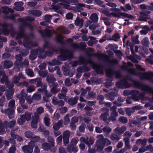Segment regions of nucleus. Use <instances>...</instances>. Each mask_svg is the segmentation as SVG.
Listing matches in <instances>:
<instances>
[{"label":"nucleus","mask_w":153,"mask_h":153,"mask_svg":"<svg viewBox=\"0 0 153 153\" xmlns=\"http://www.w3.org/2000/svg\"><path fill=\"white\" fill-rule=\"evenodd\" d=\"M25 136L27 138L32 139L34 134L30 131H27L25 133Z\"/></svg>","instance_id":"obj_38"},{"label":"nucleus","mask_w":153,"mask_h":153,"mask_svg":"<svg viewBox=\"0 0 153 153\" xmlns=\"http://www.w3.org/2000/svg\"><path fill=\"white\" fill-rule=\"evenodd\" d=\"M20 95H18V97H17L19 98V104H23V103H24L25 100V96L23 95H21L20 96Z\"/></svg>","instance_id":"obj_37"},{"label":"nucleus","mask_w":153,"mask_h":153,"mask_svg":"<svg viewBox=\"0 0 153 153\" xmlns=\"http://www.w3.org/2000/svg\"><path fill=\"white\" fill-rule=\"evenodd\" d=\"M39 74L40 76L42 77L43 78L47 76L48 74V72L47 71H39Z\"/></svg>","instance_id":"obj_52"},{"label":"nucleus","mask_w":153,"mask_h":153,"mask_svg":"<svg viewBox=\"0 0 153 153\" xmlns=\"http://www.w3.org/2000/svg\"><path fill=\"white\" fill-rule=\"evenodd\" d=\"M96 146L97 147V152H101L102 151L104 146H103L100 145L97 143Z\"/></svg>","instance_id":"obj_60"},{"label":"nucleus","mask_w":153,"mask_h":153,"mask_svg":"<svg viewBox=\"0 0 153 153\" xmlns=\"http://www.w3.org/2000/svg\"><path fill=\"white\" fill-rule=\"evenodd\" d=\"M69 115V114H68L64 117V124L65 125H68L70 122Z\"/></svg>","instance_id":"obj_43"},{"label":"nucleus","mask_w":153,"mask_h":153,"mask_svg":"<svg viewBox=\"0 0 153 153\" xmlns=\"http://www.w3.org/2000/svg\"><path fill=\"white\" fill-rule=\"evenodd\" d=\"M30 12L33 16L37 17L40 16L41 15V12L38 10H31Z\"/></svg>","instance_id":"obj_27"},{"label":"nucleus","mask_w":153,"mask_h":153,"mask_svg":"<svg viewBox=\"0 0 153 153\" xmlns=\"http://www.w3.org/2000/svg\"><path fill=\"white\" fill-rule=\"evenodd\" d=\"M71 47L74 49H77L80 48L81 49H85L86 46V44L85 42H81L79 44V46L76 43H74L71 44Z\"/></svg>","instance_id":"obj_10"},{"label":"nucleus","mask_w":153,"mask_h":153,"mask_svg":"<svg viewBox=\"0 0 153 153\" xmlns=\"http://www.w3.org/2000/svg\"><path fill=\"white\" fill-rule=\"evenodd\" d=\"M4 123L6 125V127H8L10 128H12L15 126L16 121L14 120L8 122L7 121H4Z\"/></svg>","instance_id":"obj_23"},{"label":"nucleus","mask_w":153,"mask_h":153,"mask_svg":"<svg viewBox=\"0 0 153 153\" xmlns=\"http://www.w3.org/2000/svg\"><path fill=\"white\" fill-rule=\"evenodd\" d=\"M52 16L49 14H46L44 17V20L47 23H50L51 21V19H52Z\"/></svg>","instance_id":"obj_40"},{"label":"nucleus","mask_w":153,"mask_h":153,"mask_svg":"<svg viewBox=\"0 0 153 153\" xmlns=\"http://www.w3.org/2000/svg\"><path fill=\"white\" fill-rule=\"evenodd\" d=\"M14 93V90L13 89L7 91L6 97L7 100H9L11 99V96L13 95Z\"/></svg>","instance_id":"obj_35"},{"label":"nucleus","mask_w":153,"mask_h":153,"mask_svg":"<svg viewBox=\"0 0 153 153\" xmlns=\"http://www.w3.org/2000/svg\"><path fill=\"white\" fill-rule=\"evenodd\" d=\"M73 54L70 53L69 55H66L65 53H61L57 57V59L61 61H65L70 60L73 58Z\"/></svg>","instance_id":"obj_6"},{"label":"nucleus","mask_w":153,"mask_h":153,"mask_svg":"<svg viewBox=\"0 0 153 153\" xmlns=\"http://www.w3.org/2000/svg\"><path fill=\"white\" fill-rule=\"evenodd\" d=\"M62 70L63 71V74L64 75L66 76H69L70 77H72L73 74L72 73H70V71L69 70L68 68L64 66H62Z\"/></svg>","instance_id":"obj_26"},{"label":"nucleus","mask_w":153,"mask_h":153,"mask_svg":"<svg viewBox=\"0 0 153 153\" xmlns=\"http://www.w3.org/2000/svg\"><path fill=\"white\" fill-rule=\"evenodd\" d=\"M126 127L124 126H122L120 128L117 127L114 129L115 133L119 135L123 134L126 130Z\"/></svg>","instance_id":"obj_15"},{"label":"nucleus","mask_w":153,"mask_h":153,"mask_svg":"<svg viewBox=\"0 0 153 153\" xmlns=\"http://www.w3.org/2000/svg\"><path fill=\"white\" fill-rule=\"evenodd\" d=\"M109 114L107 112H104L101 114L100 117L101 119L104 122H106L107 120L108 117L109 116Z\"/></svg>","instance_id":"obj_33"},{"label":"nucleus","mask_w":153,"mask_h":153,"mask_svg":"<svg viewBox=\"0 0 153 153\" xmlns=\"http://www.w3.org/2000/svg\"><path fill=\"white\" fill-rule=\"evenodd\" d=\"M22 149L25 153H32L33 150L32 147L27 145L23 146Z\"/></svg>","instance_id":"obj_25"},{"label":"nucleus","mask_w":153,"mask_h":153,"mask_svg":"<svg viewBox=\"0 0 153 153\" xmlns=\"http://www.w3.org/2000/svg\"><path fill=\"white\" fill-rule=\"evenodd\" d=\"M1 112L8 116L9 119H11L14 117L15 111L13 108H8L4 110H1Z\"/></svg>","instance_id":"obj_7"},{"label":"nucleus","mask_w":153,"mask_h":153,"mask_svg":"<svg viewBox=\"0 0 153 153\" xmlns=\"http://www.w3.org/2000/svg\"><path fill=\"white\" fill-rule=\"evenodd\" d=\"M52 103L54 105H58L59 106H62L64 105L65 102L62 100H57L55 97H53L52 99Z\"/></svg>","instance_id":"obj_17"},{"label":"nucleus","mask_w":153,"mask_h":153,"mask_svg":"<svg viewBox=\"0 0 153 153\" xmlns=\"http://www.w3.org/2000/svg\"><path fill=\"white\" fill-rule=\"evenodd\" d=\"M29 53V50H24L23 51L21 52H20V54L22 56H26Z\"/></svg>","instance_id":"obj_64"},{"label":"nucleus","mask_w":153,"mask_h":153,"mask_svg":"<svg viewBox=\"0 0 153 153\" xmlns=\"http://www.w3.org/2000/svg\"><path fill=\"white\" fill-rule=\"evenodd\" d=\"M38 31L42 37H50L52 35L51 30L48 28H45L44 30H39Z\"/></svg>","instance_id":"obj_8"},{"label":"nucleus","mask_w":153,"mask_h":153,"mask_svg":"<svg viewBox=\"0 0 153 153\" xmlns=\"http://www.w3.org/2000/svg\"><path fill=\"white\" fill-rule=\"evenodd\" d=\"M116 85L119 88L124 89L129 88L131 86V84L128 83L126 79H121L119 82L116 83Z\"/></svg>","instance_id":"obj_4"},{"label":"nucleus","mask_w":153,"mask_h":153,"mask_svg":"<svg viewBox=\"0 0 153 153\" xmlns=\"http://www.w3.org/2000/svg\"><path fill=\"white\" fill-rule=\"evenodd\" d=\"M145 69H144V71ZM147 76L148 79L151 80L153 79V72H149L147 73L144 72V79H145V76Z\"/></svg>","instance_id":"obj_31"},{"label":"nucleus","mask_w":153,"mask_h":153,"mask_svg":"<svg viewBox=\"0 0 153 153\" xmlns=\"http://www.w3.org/2000/svg\"><path fill=\"white\" fill-rule=\"evenodd\" d=\"M85 5L79 3L77 6L76 7V9L78 11H80L83 10V9L82 7H84Z\"/></svg>","instance_id":"obj_46"},{"label":"nucleus","mask_w":153,"mask_h":153,"mask_svg":"<svg viewBox=\"0 0 153 153\" xmlns=\"http://www.w3.org/2000/svg\"><path fill=\"white\" fill-rule=\"evenodd\" d=\"M32 97L33 100H38L41 99V96L40 94L36 93L33 95Z\"/></svg>","instance_id":"obj_57"},{"label":"nucleus","mask_w":153,"mask_h":153,"mask_svg":"<svg viewBox=\"0 0 153 153\" xmlns=\"http://www.w3.org/2000/svg\"><path fill=\"white\" fill-rule=\"evenodd\" d=\"M14 65L19 68L20 67H22L23 66L22 61L16 60L14 63Z\"/></svg>","instance_id":"obj_42"},{"label":"nucleus","mask_w":153,"mask_h":153,"mask_svg":"<svg viewBox=\"0 0 153 153\" xmlns=\"http://www.w3.org/2000/svg\"><path fill=\"white\" fill-rule=\"evenodd\" d=\"M46 80L49 84H51L53 82L56 81V79L52 75H48L47 76Z\"/></svg>","instance_id":"obj_30"},{"label":"nucleus","mask_w":153,"mask_h":153,"mask_svg":"<svg viewBox=\"0 0 153 153\" xmlns=\"http://www.w3.org/2000/svg\"><path fill=\"white\" fill-rule=\"evenodd\" d=\"M104 132L108 134L110 133L111 131V128L107 126H105L102 129Z\"/></svg>","instance_id":"obj_51"},{"label":"nucleus","mask_w":153,"mask_h":153,"mask_svg":"<svg viewBox=\"0 0 153 153\" xmlns=\"http://www.w3.org/2000/svg\"><path fill=\"white\" fill-rule=\"evenodd\" d=\"M36 86L38 87H42V79L39 77L37 78H36Z\"/></svg>","instance_id":"obj_54"},{"label":"nucleus","mask_w":153,"mask_h":153,"mask_svg":"<svg viewBox=\"0 0 153 153\" xmlns=\"http://www.w3.org/2000/svg\"><path fill=\"white\" fill-rule=\"evenodd\" d=\"M128 72L132 75L136 76L141 75V79L142 81L143 80V73L141 72H137L136 70L134 68H130L128 70Z\"/></svg>","instance_id":"obj_16"},{"label":"nucleus","mask_w":153,"mask_h":153,"mask_svg":"<svg viewBox=\"0 0 153 153\" xmlns=\"http://www.w3.org/2000/svg\"><path fill=\"white\" fill-rule=\"evenodd\" d=\"M151 88H153L151 87L148 86L147 88V91L149 93L151 94H153V96L151 98L149 99V101L151 103H153V91H152V92L151 91H150V89H151Z\"/></svg>","instance_id":"obj_58"},{"label":"nucleus","mask_w":153,"mask_h":153,"mask_svg":"<svg viewBox=\"0 0 153 153\" xmlns=\"http://www.w3.org/2000/svg\"><path fill=\"white\" fill-rule=\"evenodd\" d=\"M8 78L6 75H4L0 80V82L2 84H4L6 81H8Z\"/></svg>","instance_id":"obj_50"},{"label":"nucleus","mask_w":153,"mask_h":153,"mask_svg":"<svg viewBox=\"0 0 153 153\" xmlns=\"http://www.w3.org/2000/svg\"><path fill=\"white\" fill-rule=\"evenodd\" d=\"M78 99V97L77 96H76L73 98H70L68 100V103L71 105H74L77 103Z\"/></svg>","instance_id":"obj_21"},{"label":"nucleus","mask_w":153,"mask_h":153,"mask_svg":"<svg viewBox=\"0 0 153 153\" xmlns=\"http://www.w3.org/2000/svg\"><path fill=\"white\" fill-rule=\"evenodd\" d=\"M38 54L37 49H32L31 51L30 54L29 56V58L31 60H34L36 58Z\"/></svg>","instance_id":"obj_14"},{"label":"nucleus","mask_w":153,"mask_h":153,"mask_svg":"<svg viewBox=\"0 0 153 153\" xmlns=\"http://www.w3.org/2000/svg\"><path fill=\"white\" fill-rule=\"evenodd\" d=\"M119 14L120 16H121L123 17H126L130 19H133L134 18V16L132 15H129L124 12L119 13Z\"/></svg>","instance_id":"obj_39"},{"label":"nucleus","mask_w":153,"mask_h":153,"mask_svg":"<svg viewBox=\"0 0 153 153\" xmlns=\"http://www.w3.org/2000/svg\"><path fill=\"white\" fill-rule=\"evenodd\" d=\"M13 65L12 63L10 61H5L4 63V66L5 68H11Z\"/></svg>","instance_id":"obj_34"},{"label":"nucleus","mask_w":153,"mask_h":153,"mask_svg":"<svg viewBox=\"0 0 153 153\" xmlns=\"http://www.w3.org/2000/svg\"><path fill=\"white\" fill-rule=\"evenodd\" d=\"M47 138L48 141L49 143L51 146H54V141L53 138L51 136H49Z\"/></svg>","instance_id":"obj_44"},{"label":"nucleus","mask_w":153,"mask_h":153,"mask_svg":"<svg viewBox=\"0 0 153 153\" xmlns=\"http://www.w3.org/2000/svg\"><path fill=\"white\" fill-rule=\"evenodd\" d=\"M105 15L108 17H111V15L116 18H121V17L120 16L119 14L117 13H115L112 12L110 13L108 11H105Z\"/></svg>","instance_id":"obj_24"},{"label":"nucleus","mask_w":153,"mask_h":153,"mask_svg":"<svg viewBox=\"0 0 153 153\" xmlns=\"http://www.w3.org/2000/svg\"><path fill=\"white\" fill-rule=\"evenodd\" d=\"M5 85L10 89L13 88L14 86V83L13 82H11L9 81L6 82Z\"/></svg>","instance_id":"obj_45"},{"label":"nucleus","mask_w":153,"mask_h":153,"mask_svg":"<svg viewBox=\"0 0 153 153\" xmlns=\"http://www.w3.org/2000/svg\"><path fill=\"white\" fill-rule=\"evenodd\" d=\"M24 26H25L30 28H32L33 27L30 24L27 22L24 23L23 25L19 26V33L25 36V30L24 28Z\"/></svg>","instance_id":"obj_13"},{"label":"nucleus","mask_w":153,"mask_h":153,"mask_svg":"<svg viewBox=\"0 0 153 153\" xmlns=\"http://www.w3.org/2000/svg\"><path fill=\"white\" fill-rule=\"evenodd\" d=\"M32 113L28 111L25 112L24 114L20 116L17 119V123L20 125H23L26 121H29L31 119Z\"/></svg>","instance_id":"obj_2"},{"label":"nucleus","mask_w":153,"mask_h":153,"mask_svg":"<svg viewBox=\"0 0 153 153\" xmlns=\"http://www.w3.org/2000/svg\"><path fill=\"white\" fill-rule=\"evenodd\" d=\"M89 19L93 22L97 23L98 21L99 18L96 13H93L91 15Z\"/></svg>","instance_id":"obj_22"},{"label":"nucleus","mask_w":153,"mask_h":153,"mask_svg":"<svg viewBox=\"0 0 153 153\" xmlns=\"http://www.w3.org/2000/svg\"><path fill=\"white\" fill-rule=\"evenodd\" d=\"M0 26L3 28L2 32L5 36H7L10 33V30L8 29L7 27L9 25L5 22L3 23H0Z\"/></svg>","instance_id":"obj_9"},{"label":"nucleus","mask_w":153,"mask_h":153,"mask_svg":"<svg viewBox=\"0 0 153 153\" xmlns=\"http://www.w3.org/2000/svg\"><path fill=\"white\" fill-rule=\"evenodd\" d=\"M42 146L43 148L46 150H48L50 149L51 145L49 144L48 143H43Z\"/></svg>","instance_id":"obj_48"},{"label":"nucleus","mask_w":153,"mask_h":153,"mask_svg":"<svg viewBox=\"0 0 153 153\" xmlns=\"http://www.w3.org/2000/svg\"><path fill=\"white\" fill-rule=\"evenodd\" d=\"M115 96V93L114 92H111L108 94L105 95L107 99L111 101L114 100Z\"/></svg>","instance_id":"obj_32"},{"label":"nucleus","mask_w":153,"mask_h":153,"mask_svg":"<svg viewBox=\"0 0 153 153\" xmlns=\"http://www.w3.org/2000/svg\"><path fill=\"white\" fill-rule=\"evenodd\" d=\"M20 79V77L17 76H15L12 80V82L13 83L16 84L18 83Z\"/></svg>","instance_id":"obj_59"},{"label":"nucleus","mask_w":153,"mask_h":153,"mask_svg":"<svg viewBox=\"0 0 153 153\" xmlns=\"http://www.w3.org/2000/svg\"><path fill=\"white\" fill-rule=\"evenodd\" d=\"M98 137L100 139L97 140V143L105 146V139L103 137V136L102 135H100L98 136Z\"/></svg>","instance_id":"obj_20"},{"label":"nucleus","mask_w":153,"mask_h":153,"mask_svg":"<svg viewBox=\"0 0 153 153\" xmlns=\"http://www.w3.org/2000/svg\"><path fill=\"white\" fill-rule=\"evenodd\" d=\"M120 36L119 34L117 33L114 34L112 36L113 40L115 41H117L120 38Z\"/></svg>","instance_id":"obj_63"},{"label":"nucleus","mask_w":153,"mask_h":153,"mask_svg":"<svg viewBox=\"0 0 153 153\" xmlns=\"http://www.w3.org/2000/svg\"><path fill=\"white\" fill-rule=\"evenodd\" d=\"M110 138L111 140L114 141L115 142H118L120 139L119 137L114 133L111 134Z\"/></svg>","instance_id":"obj_36"},{"label":"nucleus","mask_w":153,"mask_h":153,"mask_svg":"<svg viewBox=\"0 0 153 153\" xmlns=\"http://www.w3.org/2000/svg\"><path fill=\"white\" fill-rule=\"evenodd\" d=\"M70 135V132L69 131H65L63 134V141L64 144L66 146L69 142V138Z\"/></svg>","instance_id":"obj_12"},{"label":"nucleus","mask_w":153,"mask_h":153,"mask_svg":"<svg viewBox=\"0 0 153 153\" xmlns=\"http://www.w3.org/2000/svg\"><path fill=\"white\" fill-rule=\"evenodd\" d=\"M23 42L24 47L29 49H31L32 47H36L37 46L36 44H35V45H33L31 42H29V39L27 37L24 39Z\"/></svg>","instance_id":"obj_11"},{"label":"nucleus","mask_w":153,"mask_h":153,"mask_svg":"<svg viewBox=\"0 0 153 153\" xmlns=\"http://www.w3.org/2000/svg\"><path fill=\"white\" fill-rule=\"evenodd\" d=\"M16 150V148L15 145H13L9 149L8 153H15Z\"/></svg>","instance_id":"obj_55"},{"label":"nucleus","mask_w":153,"mask_h":153,"mask_svg":"<svg viewBox=\"0 0 153 153\" xmlns=\"http://www.w3.org/2000/svg\"><path fill=\"white\" fill-rule=\"evenodd\" d=\"M53 55V53L49 51H46L45 52L43 55L42 56V58H44L47 56H51Z\"/></svg>","instance_id":"obj_49"},{"label":"nucleus","mask_w":153,"mask_h":153,"mask_svg":"<svg viewBox=\"0 0 153 153\" xmlns=\"http://www.w3.org/2000/svg\"><path fill=\"white\" fill-rule=\"evenodd\" d=\"M115 73V71L112 68H108V70L105 71L107 77L112 79L113 75Z\"/></svg>","instance_id":"obj_19"},{"label":"nucleus","mask_w":153,"mask_h":153,"mask_svg":"<svg viewBox=\"0 0 153 153\" xmlns=\"http://www.w3.org/2000/svg\"><path fill=\"white\" fill-rule=\"evenodd\" d=\"M77 61L80 65L84 64L87 65L89 63L95 68L96 69V71L98 74H102L103 73V71L101 69L102 67V66L100 65L95 64L93 61L91 59H88L85 60L83 57L80 56L79 57V59Z\"/></svg>","instance_id":"obj_1"},{"label":"nucleus","mask_w":153,"mask_h":153,"mask_svg":"<svg viewBox=\"0 0 153 153\" xmlns=\"http://www.w3.org/2000/svg\"><path fill=\"white\" fill-rule=\"evenodd\" d=\"M126 78L128 80L132 81V86L135 88L141 89L143 91V83H140L139 81L132 79L130 77L126 76Z\"/></svg>","instance_id":"obj_5"},{"label":"nucleus","mask_w":153,"mask_h":153,"mask_svg":"<svg viewBox=\"0 0 153 153\" xmlns=\"http://www.w3.org/2000/svg\"><path fill=\"white\" fill-rule=\"evenodd\" d=\"M132 99L134 101H138L141 99V102L143 103V91H142L140 94L139 91L136 90H132L131 91Z\"/></svg>","instance_id":"obj_3"},{"label":"nucleus","mask_w":153,"mask_h":153,"mask_svg":"<svg viewBox=\"0 0 153 153\" xmlns=\"http://www.w3.org/2000/svg\"><path fill=\"white\" fill-rule=\"evenodd\" d=\"M126 114L128 116H130L132 113L134 112L132 108H127L125 109Z\"/></svg>","instance_id":"obj_47"},{"label":"nucleus","mask_w":153,"mask_h":153,"mask_svg":"<svg viewBox=\"0 0 153 153\" xmlns=\"http://www.w3.org/2000/svg\"><path fill=\"white\" fill-rule=\"evenodd\" d=\"M104 99V96L102 95H100L98 96L97 99L99 100V103L100 105H102L104 104L105 102H103Z\"/></svg>","instance_id":"obj_41"},{"label":"nucleus","mask_w":153,"mask_h":153,"mask_svg":"<svg viewBox=\"0 0 153 153\" xmlns=\"http://www.w3.org/2000/svg\"><path fill=\"white\" fill-rule=\"evenodd\" d=\"M81 139H82V140L87 145L89 149L91 148V145L94 143V140L91 138H90L89 140L88 139L86 140L83 137H81Z\"/></svg>","instance_id":"obj_18"},{"label":"nucleus","mask_w":153,"mask_h":153,"mask_svg":"<svg viewBox=\"0 0 153 153\" xmlns=\"http://www.w3.org/2000/svg\"><path fill=\"white\" fill-rule=\"evenodd\" d=\"M55 59H53L52 60V62L51 64L52 65H60L61 64L62 62Z\"/></svg>","instance_id":"obj_53"},{"label":"nucleus","mask_w":153,"mask_h":153,"mask_svg":"<svg viewBox=\"0 0 153 153\" xmlns=\"http://www.w3.org/2000/svg\"><path fill=\"white\" fill-rule=\"evenodd\" d=\"M6 127V125L4 123L0 121V134H3L5 133V128Z\"/></svg>","instance_id":"obj_28"},{"label":"nucleus","mask_w":153,"mask_h":153,"mask_svg":"<svg viewBox=\"0 0 153 153\" xmlns=\"http://www.w3.org/2000/svg\"><path fill=\"white\" fill-rule=\"evenodd\" d=\"M8 106L9 107V108H13L14 109L15 107V101L14 100L10 101L8 103Z\"/></svg>","instance_id":"obj_61"},{"label":"nucleus","mask_w":153,"mask_h":153,"mask_svg":"<svg viewBox=\"0 0 153 153\" xmlns=\"http://www.w3.org/2000/svg\"><path fill=\"white\" fill-rule=\"evenodd\" d=\"M119 121L123 123H126L128 122V119L124 117H121L119 118Z\"/></svg>","instance_id":"obj_56"},{"label":"nucleus","mask_w":153,"mask_h":153,"mask_svg":"<svg viewBox=\"0 0 153 153\" xmlns=\"http://www.w3.org/2000/svg\"><path fill=\"white\" fill-rule=\"evenodd\" d=\"M83 22L84 20L83 19H79L77 17L75 21V24L76 26L82 27L83 26Z\"/></svg>","instance_id":"obj_29"},{"label":"nucleus","mask_w":153,"mask_h":153,"mask_svg":"<svg viewBox=\"0 0 153 153\" xmlns=\"http://www.w3.org/2000/svg\"><path fill=\"white\" fill-rule=\"evenodd\" d=\"M50 119L48 117H45L44 118V121L46 126H49L50 124Z\"/></svg>","instance_id":"obj_62"}]
</instances>
